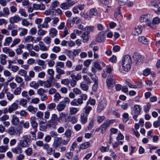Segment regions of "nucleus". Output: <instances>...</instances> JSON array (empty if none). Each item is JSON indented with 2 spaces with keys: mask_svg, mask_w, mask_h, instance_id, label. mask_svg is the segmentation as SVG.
Listing matches in <instances>:
<instances>
[{
  "mask_svg": "<svg viewBox=\"0 0 160 160\" xmlns=\"http://www.w3.org/2000/svg\"><path fill=\"white\" fill-rule=\"evenodd\" d=\"M122 120L123 122H126L129 120V115L127 113H124L122 115Z\"/></svg>",
  "mask_w": 160,
  "mask_h": 160,
  "instance_id": "obj_52",
  "label": "nucleus"
},
{
  "mask_svg": "<svg viewBox=\"0 0 160 160\" xmlns=\"http://www.w3.org/2000/svg\"><path fill=\"white\" fill-rule=\"evenodd\" d=\"M64 66V63L63 62H58L56 63L55 67L57 68H63Z\"/></svg>",
  "mask_w": 160,
  "mask_h": 160,
  "instance_id": "obj_59",
  "label": "nucleus"
},
{
  "mask_svg": "<svg viewBox=\"0 0 160 160\" xmlns=\"http://www.w3.org/2000/svg\"><path fill=\"white\" fill-rule=\"evenodd\" d=\"M8 145L0 146V152H5L8 150Z\"/></svg>",
  "mask_w": 160,
  "mask_h": 160,
  "instance_id": "obj_45",
  "label": "nucleus"
},
{
  "mask_svg": "<svg viewBox=\"0 0 160 160\" xmlns=\"http://www.w3.org/2000/svg\"><path fill=\"white\" fill-rule=\"evenodd\" d=\"M71 77L72 80H74L76 82L80 80L82 77L81 75L79 73L77 74L76 75L74 74H71Z\"/></svg>",
  "mask_w": 160,
  "mask_h": 160,
  "instance_id": "obj_27",
  "label": "nucleus"
},
{
  "mask_svg": "<svg viewBox=\"0 0 160 160\" xmlns=\"http://www.w3.org/2000/svg\"><path fill=\"white\" fill-rule=\"evenodd\" d=\"M107 104V101L105 99H102L98 104L97 108V111L100 112L104 110Z\"/></svg>",
  "mask_w": 160,
  "mask_h": 160,
  "instance_id": "obj_7",
  "label": "nucleus"
},
{
  "mask_svg": "<svg viewBox=\"0 0 160 160\" xmlns=\"http://www.w3.org/2000/svg\"><path fill=\"white\" fill-rule=\"evenodd\" d=\"M19 13L21 16L24 17H26L28 16L27 14L26 13L25 10L24 9H20L19 10Z\"/></svg>",
  "mask_w": 160,
  "mask_h": 160,
  "instance_id": "obj_60",
  "label": "nucleus"
},
{
  "mask_svg": "<svg viewBox=\"0 0 160 160\" xmlns=\"http://www.w3.org/2000/svg\"><path fill=\"white\" fill-rule=\"evenodd\" d=\"M108 123H108L106 121L104 122L99 128V129L101 130V132L102 133H103L105 132L107 128L109 126Z\"/></svg>",
  "mask_w": 160,
  "mask_h": 160,
  "instance_id": "obj_21",
  "label": "nucleus"
},
{
  "mask_svg": "<svg viewBox=\"0 0 160 160\" xmlns=\"http://www.w3.org/2000/svg\"><path fill=\"white\" fill-rule=\"evenodd\" d=\"M6 95L7 99L9 101H11L14 97L13 94L10 92H7L6 93Z\"/></svg>",
  "mask_w": 160,
  "mask_h": 160,
  "instance_id": "obj_44",
  "label": "nucleus"
},
{
  "mask_svg": "<svg viewBox=\"0 0 160 160\" xmlns=\"http://www.w3.org/2000/svg\"><path fill=\"white\" fill-rule=\"evenodd\" d=\"M9 118V116L7 114H5L0 117V121L4 122L8 120Z\"/></svg>",
  "mask_w": 160,
  "mask_h": 160,
  "instance_id": "obj_62",
  "label": "nucleus"
},
{
  "mask_svg": "<svg viewBox=\"0 0 160 160\" xmlns=\"http://www.w3.org/2000/svg\"><path fill=\"white\" fill-rule=\"evenodd\" d=\"M39 46L40 47V49L42 51H47L49 48V47H46L44 44L42 42H39Z\"/></svg>",
  "mask_w": 160,
  "mask_h": 160,
  "instance_id": "obj_20",
  "label": "nucleus"
},
{
  "mask_svg": "<svg viewBox=\"0 0 160 160\" xmlns=\"http://www.w3.org/2000/svg\"><path fill=\"white\" fill-rule=\"evenodd\" d=\"M8 68L11 69V70L13 72H16L18 71L19 70V67L16 65H13L11 66L10 67H9Z\"/></svg>",
  "mask_w": 160,
  "mask_h": 160,
  "instance_id": "obj_51",
  "label": "nucleus"
},
{
  "mask_svg": "<svg viewBox=\"0 0 160 160\" xmlns=\"http://www.w3.org/2000/svg\"><path fill=\"white\" fill-rule=\"evenodd\" d=\"M11 122L14 125H17L19 124L20 120L19 118L15 114H13L12 116Z\"/></svg>",
  "mask_w": 160,
  "mask_h": 160,
  "instance_id": "obj_14",
  "label": "nucleus"
},
{
  "mask_svg": "<svg viewBox=\"0 0 160 160\" xmlns=\"http://www.w3.org/2000/svg\"><path fill=\"white\" fill-rule=\"evenodd\" d=\"M61 98V96L59 93H56L54 96L53 101L55 102H57Z\"/></svg>",
  "mask_w": 160,
  "mask_h": 160,
  "instance_id": "obj_61",
  "label": "nucleus"
},
{
  "mask_svg": "<svg viewBox=\"0 0 160 160\" xmlns=\"http://www.w3.org/2000/svg\"><path fill=\"white\" fill-rule=\"evenodd\" d=\"M99 1L101 3L104 4L106 6H107L108 7H111L110 6H109V5L110 4L111 2L108 0H99Z\"/></svg>",
  "mask_w": 160,
  "mask_h": 160,
  "instance_id": "obj_48",
  "label": "nucleus"
},
{
  "mask_svg": "<svg viewBox=\"0 0 160 160\" xmlns=\"http://www.w3.org/2000/svg\"><path fill=\"white\" fill-rule=\"evenodd\" d=\"M46 92V91L42 88H40L37 91V94L40 96L44 94Z\"/></svg>",
  "mask_w": 160,
  "mask_h": 160,
  "instance_id": "obj_64",
  "label": "nucleus"
},
{
  "mask_svg": "<svg viewBox=\"0 0 160 160\" xmlns=\"http://www.w3.org/2000/svg\"><path fill=\"white\" fill-rule=\"evenodd\" d=\"M133 112H132L133 118L136 121H137V119L138 116L140 114L141 109L139 106L136 105H135L133 109Z\"/></svg>",
  "mask_w": 160,
  "mask_h": 160,
  "instance_id": "obj_6",
  "label": "nucleus"
},
{
  "mask_svg": "<svg viewBox=\"0 0 160 160\" xmlns=\"http://www.w3.org/2000/svg\"><path fill=\"white\" fill-rule=\"evenodd\" d=\"M66 106L64 102H60L57 106V109L59 112L63 110Z\"/></svg>",
  "mask_w": 160,
  "mask_h": 160,
  "instance_id": "obj_17",
  "label": "nucleus"
},
{
  "mask_svg": "<svg viewBox=\"0 0 160 160\" xmlns=\"http://www.w3.org/2000/svg\"><path fill=\"white\" fill-rule=\"evenodd\" d=\"M36 118L35 117H31L30 119V122L32 127L34 129L37 130L38 123L36 121Z\"/></svg>",
  "mask_w": 160,
  "mask_h": 160,
  "instance_id": "obj_13",
  "label": "nucleus"
},
{
  "mask_svg": "<svg viewBox=\"0 0 160 160\" xmlns=\"http://www.w3.org/2000/svg\"><path fill=\"white\" fill-rule=\"evenodd\" d=\"M30 141V139L28 138V135H24L22 137V139L20 142V144L21 147L22 148L28 147L29 144L28 143Z\"/></svg>",
  "mask_w": 160,
  "mask_h": 160,
  "instance_id": "obj_5",
  "label": "nucleus"
},
{
  "mask_svg": "<svg viewBox=\"0 0 160 160\" xmlns=\"http://www.w3.org/2000/svg\"><path fill=\"white\" fill-rule=\"evenodd\" d=\"M87 84H84L82 82L80 84V87L84 91H87L88 89V87Z\"/></svg>",
  "mask_w": 160,
  "mask_h": 160,
  "instance_id": "obj_54",
  "label": "nucleus"
},
{
  "mask_svg": "<svg viewBox=\"0 0 160 160\" xmlns=\"http://www.w3.org/2000/svg\"><path fill=\"white\" fill-rule=\"evenodd\" d=\"M77 2L76 1L72 0H68L60 4V8L63 10L69 9Z\"/></svg>",
  "mask_w": 160,
  "mask_h": 160,
  "instance_id": "obj_3",
  "label": "nucleus"
},
{
  "mask_svg": "<svg viewBox=\"0 0 160 160\" xmlns=\"http://www.w3.org/2000/svg\"><path fill=\"white\" fill-rule=\"evenodd\" d=\"M138 41L141 43L145 44H147L148 43V40L144 36H141L138 37Z\"/></svg>",
  "mask_w": 160,
  "mask_h": 160,
  "instance_id": "obj_23",
  "label": "nucleus"
},
{
  "mask_svg": "<svg viewBox=\"0 0 160 160\" xmlns=\"http://www.w3.org/2000/svg\"><path fill=\"white\" fill-rule=\"evenodd\" d=\"M18 74L20 76L24 77L27 75V72L24 70L20 69L18 72Z\"/></svg>",
  "mask_w": 160,
  "mask_h": 160,
  "instance_id": "obj_50",
  "label": "nucleus"
},
{
  "mask_svg": "<svg viewBox=\"0 0 160 160\" xmlns=\"http://www.w3.org/2000/svg\"><path fill=\"white\" fill-rule=\"evenodd\" d=\"M20 19V17L18 15H15L10 18L9 19V20L11 23H14L18 22L19 21Z\"/></svg>",
  "mask_w": 160,
  "mask_h": 160,
  "instance_id": "obj_16",
  "label": "nucleus"
},
{
  "mask_svg": "<svg viewBox=\"0 0 160 160\" xmlns=\"http://www.w3.org/2000/svg\"><path fill=\"white\" fill-rule=\"evenodd\" d=\"M47 143H44L41 140H38L36 142V145L39 147H42L43 149L46 146Z\"/></svg>",
  "mask_w": 160,
  "mask_h": 160,
  "instance_id": "obj_32",
  "label": "nucleus"
},
{
  "mask_svg": "<svg viewBox=\"0 0 160 160\" xmlns=\"http://www.w3.org/2000/svg\"><path fill=\"white\" fill-rule=\"evenodd\" d=\"M122 66L123 70L125 72H128L130 69L132 64V59L131 56L126 55L122 59Z\"/></svg>",
  "mask_w": 160,
  "mask_h": 160,
  "instance_id": "obj_1",
  "label": "nucleus"
},
{
  "mask_svg": "<svg viewBox=\"0 0 160 160\" xmlns=\"http://www.w3.org/2000/svg\"><path fill=\"white\" fill-rule=\"evenodd\" d=\"M82 78L85 82L87 84H90L92 83L91 81L87 76L84 75L82 76Z\"/></svg>",
  "mask_w": 160,
  "mask_h": 160,
  "instance_id": "obj_41",
  "label": "nucleus"
},
{
  "mask_svg": "<svg viewBox=\"0 0 160 160\" xmlns=\"http://www.w3.org/2000/svg\"><path fill=\"white\" fill-rule=\"evenodd\" d=\"M43 149L46 150L47 154L49 155H51L53 154L52 152L55 151V150H53L52 148L49 147V145L48 143L47 144Z\"/></svg>",
  "mask_w": 160,
  "mask_h": 160,
  "instance_id": "obj_19",
  "label": "nucleus"
},
{
  "mask_svg": "<svg viewBox=\"0 0 160 160\" xmlns=\"http://www.w3.org/2000/svg\"><path fill=\"white\" fill-rule=\"evenodd\" d=\"M28 102L27 100L25 99H22L19 101V104L24 107H25Z\"/></svg>",
  "mask_w": 160,
  "mask_h": 160,
  "instance_id": "obj_58",
  "label": "nucleus"
},
{
  "mask_svg": "<svg viewBox=\"0 0 160 160\" xmlns=\"http://www.w3.org/2000/svg\"><path fill=\"white\" fill-rule=\"evenodd\" d=\"M20 42V39L19 38H16L14 39L12 41V43L10 45L11 48H13L18 44Z\"/></svg>",
  "mask_w": 160,
  "mask_h": 160,
  "instance_id": "obj_39",
  "label": "nucleus"
},
{
  "mask_svg": "<svg viewBox=\"0 0 160 160\" xmlns=\"http://www.w3.org/2000/svg\"><path fill=\"white\" fill-rule=\"evenodd\" d=\"M7 56L5 54H2L0 55V63L3 65H5L7 63L6 60Z\"/></svg>",
  "mask_w": 160,
  "mask_h": 160,
  "instance_id": "obj_15",
  "label": "nucleus"
},
{
  "mask_svg": "<svg viewBox=\"0 0 160 160\" xmlns=\"http://www.w3.org/2000/svg\"><path fill=\"white\" fill-rule=\"evenodd\" d=\"M90 146V143L89 142H86L82 144L80 146V148L82 149H85L88 148Z\"/></svg>",
  "mask_w": 160,
  "mask_h": 160,
  "instance_id": "obj_47",
  "label": "nucleus"
},
{
  "mask_svg": "<svg viewBox=\"0 0 160 160\" xmlns=\"http://www.w3.org/2000/svg\"><path fill=\"white\" fill-rule=\"evenodd\" d=\"M59 2L57 1H54L52 2L51 8L52 10H54L53 9L58 7L59 5Z\"/></svg>",
  "mask_w": 160,
  "mask_h": 160,
  "instance_id": "obj_55",
  "label": "nucleus"
},
{
  "mask_svg": "<svg viewBox=\"0 0 160 160\" xmlns=\"http://www.w3.org/2000/svg\"><path fill=\"white\" fill-rule=\"evenodd\" d=\"M2 13L4 17L8 16L10 14L9 10L8 7H4L2 9Z\"/></svg>",
  "mask_w": 160,
  "mask_h": 160,
  "instance_id": "obj_40",
  "label": "nucleus"
},
{
  "mask_svg": "<svg viewBox=\"0 0 160 160\" xmlns=\"http://www.w3.org/2000/svg\"><path fill=\"white\" fill-rule=\"evenodd\" d=\"M48 26V24L44 21L43 23L38 25V28H47Z\"/></svg>",
  "mask_w": 160,
  "mask_h": 160,
  "instance_id": "obj_53",
  "label": "nucleus"
},
{
  "mask_svg": "<svg viewBox=\"0 0 160 160\" xmlns=\"http://www.w3.org/2000/svg\"><path fill=\"white\" fill-rule=\"evenodd\" d=\"M26 154L28 156H31L32 154L33 151L31 148H28L24 151Z\"/></svg>",
  "mask_w": 160,
  "mask_h": 160,
  "instance_id": "obj_46",
  "label": "nucleus"
},
{
  "mask_svg": "<svg viewBox=\"0 0 160 160\" xmlns=\"http://www.w3.org/2000/svg\"><path fill=\"white\" fill-rule=\"evenodd\" d=\"M22 129L20 128L19 129L17 128V132H16V130L13 127H11L10 128L8 129L9 133L11 135H15L16 133L17 135L19 136L22 133Z\"/></svg>",
  "mask_w": 160,
  "mask_h": 160,
  "instance_id": "obj_11",
  "label": "nucleus"
},
{
  "mask_svg": "<svg viewBox=\"0 0 160 160\" xmlns=\"http://www.w3.org/2000/svg\"><path fill=\"white\" fill-rule=\"evenodd\" d=\"M34 38H35L34 37L30 35H28L24 38L23 41L25 43L30 42H32L33 39Z\"/></svg>",
  "mask_w": 160,
  "mask_h": 160,
  "instance_id": "obj_36",
  "label": "nucleus"
},
{
  "mask_svg": "<svg viewBox=\"0 0 160 160\" xmlns=\"http://www.w3.org/2000/svg\"><path fill=\"white\" fill-rule=\"evenodd\" d=\"M21 88L20 87H18L14 90L13 94L15 95H18L21 93Z\"/></svg>",
  "mask_w": 160,
  "mask_h": 160,
  "instance_id": "obj_49",
  "label": "nucleus"
},
{
  "mask_svg": "<svg viewBox=\"0 0 160 160\" xmlns=\"http://www.w3.org/2000/svg\"><path fill=\"white\" fill-rule=\"evenodd\" d=\"M92 109L91 107L87 105V106L84 108L85 110V114L88 115Z\"/></svg>",
  "mask_w": 160,
  "mask_h": 160,
  "instance_id": "obj_56",
  "label": "nucleus"
},
{
  "mask_svg": "<svg viewBox=\"0 0 160 160\" xmlns=\"http://www.w3.org/2000/svg\"><path fill=\"white\" fill-rule=\"evenodd\" d=\"M19 31H21L19 33V35L20 36H24L27 34L28 33V30L24 28H20L18 29Z\"/></svg>",
  "mask_w": 160,
  "mask_h": 160,
  "instance_id": "obj_35",
  "label": "nucleus"
},
{
  "mask_svg": "<svg viewBox=\"0 0 160 160\" xmlns=\"http://www.w3.org/2000/svg\"><path fill=\"white\" fill-rule=\"evenodd\" d=\"M12 41V38L11 37H6L5 39L4 42L3 43V45L4 46H8L10 43Z\"/></svg>",
  "mask_w": 160,
  "mask_h": 160,
  "instance_id": "obj_26",
  "label": "nucleus"
},
{
  "mask_svg": "<svg viewBox=\"0 0 160 160\" xmlns=\"http://www.w3.org/2000/svg\"><path fill=\"white\" fill-rule=\"evenodd\" d=\"M88 115L84 113H82L81 115L80 119L81 123L82 124L85 123L87 121Z\"/></svg>",
  "mask_w": 160,
  "mask_h": 160,
  "instance_id": "obj_22",
  "label": "nucleus"
},
{
  "mask_svg": "<svg viewBox=\"0 0 160 160\" xmlns=\"http://www.w3.org/2000/svg\"><path fill=\"white\" fill-rule=\"evenodd\" d=\"M27 109L28 111L33 114L35 113L38 110V108H35L33 106L29 105L27 108Z\"/></svg>",
  "mask_w": 160,
  "mask_h": 160,
  "instance_id": "obj_30",
  "label": "nucleus"
},
{
  "mask_svg": "<svg viewBox=\"0 0 160 160\" xmlns=\"http://www.w3.org/2000/svg\"><path fill=\"white\" fill-rule=\"evenodd\" d=\"M151 5L154 7V10L156 12H160V1L158 0H153L151 2Z\"/></svg>",
  "mask_w": 160,
  "mask_h": 160,
  "instance_id": "obj_8",
  "label": "nucleus"
},
{
  "mask_svg": "<svg viewBox=\"0 0 160 160\" xmlns=\"http://www.w3.org/2000/svg\"><path fill=\"white\" fill-rule=\"evenodd\" d=\"M62 138H57L56 139H54L53 141L52 146L55 148H57L60 145L59 141L61 140Z\"/></svg>",
  "mask_w": 160,
  "mask_h": 160,
  "instance_id": "obj_24",
  "label": "nucleus"
},
{
  "mask_svg": "<svg viewBox=\"0 0 160 160\" xmlns=\"http://www.w3.org/2000/svg\"><path fill=\"white\" fill-rule=\"evenodd\" d=\"M105 38V35L104 32H99L96 36V40L98 42H104Z\"/></svg>",
  "mask_w": 160,
  "mask_h": 160,
  "instance_id": "obj_9",
  "label": "nucleus"
},
{
  "mask_svg": "<svg viewBox=\"0 0 160 160\" xmlns=\"http://www.w3.org/2000/svg\"><path fill=\"white\" fill-rule=\"evenodd\" d=\"M12 151L14 153L17 154L21 153L22 152V149L20 147H16L12 149Z\"/></svg>",
  "mask_w": 160,
  "mask_h": 160,
  "instance_id": "obj_31",
  "label": "nucleus"
},
{
  "mask_svg": "<svg viewBox=\"0 0 160 160\" xmlns=\"http://www.w3.org/2000/svg\"><path fill=\"white\" fill-rule=\"evenodd\" d=\"M29 86L31 87L34 89H37L39 87V85L37 82L35 81H32L30 82Z\"/></svg>",
  "mask_w": 160,
  "mask_h": 160,
  "instance_id": "obj_38",
  "label": "nucleus"
},
{
  "mask_svg": "<svg viewBox=\"0 0 160 160\" xmlns=\"http://www.w3.org/2000/svg\"><path fill=\"white\" fill-rule=\"evenodd\" d=\"M94 27L92 26H88L84 28L85 32L89 34L91 32H93Z\"/></svg>",
  "mask_w": 160,
  "mask_h": 160,
  "instance_id": "obj_33",
  "label": "nucleus"
},
{
  "mask_svg": "<svg viewBox=\"0 0 160 160\" xmlns=\"http://www.w3.org/2000/svg\"><path fill=\"white\" fill-rule=\"evenodd\" d=\"M132 58L136 64L140 65L142 64L143 58L140 53L138 52L134 53L132 56Z\"/></svg>",
  "mask_w": 160,
  "mask_h": 160,
  "instance_id": "obj_4",
  "label": "nucleus"
},
{
  "mask_svg": "<svg viewBox=\"0 0 160 160\" xmlns=\"http://www.w3.org/2000/svg\"><path fill=\"white\" fill-rule=\"evenodd\" d=\"M152 17V15L149 14L142 15L140 17V21L141 22H145L148 26L152 28L153 25V24L151 23Z\"/></svg>",
  "mask_w": 160,
  "mask_h": 160,
  "instance_id": "obj_2",
  "label": "nucleus"
},
{
  "mask_svg": "<svg viewBox=\"0 0 160 160\" xmlns=\"http://www.w3.org/2000/svg\"><path fill=\"white\" fill-rule=\"evenodd\" d=\"M79 110V109L75 107H71L70 108V113L71 115L76 114Z\"/></svg>",
  "mask_w": 160,
  "mask_h": 160,
  "instance_id": "obj_43",
  "label": "nucleus"
},
{
  "mask_svg": "<svg viewBox=\"0 0 160 160\" xmlns=\"http://www.w3.org/2000/svg\"><path fill=\"white\" fill-rule=\"evenodd\" d=\"M59 117L60 119L61 120L64 119L66 121H67L68 119L69 118V117L68 116L67 118L65 113L64 112H62L59 114Z\"/></svg>",
  "mask_w": 160,
  "mask_h": 160,
  "instance_id": "obj_37",
  "label": "nucleus"
},
{
  "mask_svg": "<svg viewBox=\"0 0 160 160\" xmlns=\"http://www.w3.org/2000/svg\"><path fill=\"white\" fill-rule=\"evenodd\" d=\"M142 30L141 26H136L132 30V34L133 36H138L142 32Z\"/></svg>",
  "mask_w": 160,
  "mask_h": 160,
  "instance_id": "obj_12",
  "label": "nucleus"
},
{
  "mask_svg": "<svg viewBox=\"0 0 160 160\" xmlns=\"http://www.w3.org/2000/svg\"><path fill=\"white\" fill-rule=\"evenodd\" d=\"M89 37L90 36L89 34L85 32L83 33L81 36V37L83 39V42H88Z\"/></svg>",
  "mask_w": 160,
  "mask_h": 160,
  "instance_id": "obj_25",
  "label": "nucleus"
},
{
  "mask_svg": "<svg viewBox=\"0 0 160 160\" xmlns=\"http://www.w3.org/2000/svg\"><path fill=\"white\" fill-rule=\"evenodd\" d=\"M15 81L18 83H21L23 82V78L20 76H16L15 77Z\"/></svg>",
  "mask_w": 160,
  "mask_h": 160,
  "instance_id": "obj_57",
  "label": "nucleus"
},
{
  "mask_svg": "<svg viewBox=\"0 0 160 160\" xmlns=\"http://www.w3.org/2000/svg\"><path fill=\"white\" fill-rule=\"evenodd\" d=\"M120 8L119 7H118L115 10V13L114 14V17L115 18L118 17H122V16L121 15V12H120Z\"/></svg>",
  "mask_w": 160,
  "mask_h": 160,
  "instance_id": "obj_34",
  "label": "nucleus"
},
{
  "mask_svg": "<svg viewBox=\"0 0 160 160\" xmlns=\"http://www.w3.org/2000/svg\"><path fill=\"white\" fill-rule=\"evenodd\" d=\"M115 79L113 76H108L107 79V84L109 88L113 87L115 83Z\"/></svg>",
  "mask_w": 160,
  "mask_h": 160,
  "instance_id": "obj_10",
  "label": "nucleus"
},
{
  "mask_svg": "<svg viewBox=\"0 0 160 160\" xmlns=\"http://www.w3.org/2000/svg\"><path fill=\"white\" fill-rule=\"evenodd\" d=\"M98 14V11L96 8H92L90 9L89 14L90 16H97Z\"/></svg>",
  "mask_w": 160,
  "mask_h": 160,
  "instance_id": "obj_42",
  "label": "nucleus"
},
{
  "mask_svg": "<svg viewBox=\"0 0 160 160\" xmlns=\"http://www.w3.org/2000/svg\"><path fill=\"white\" fill-rule=\"evenodd\" d=\"M24 45L22 44L19 45L17 48L15 49V52L17 55H20L23 52L22 49L24 48Z\"/></svg>",
  "mask_w": 160,
  "mask_h": 160,
  "instance_id": "obj_18",
  "label": "nucleus"
},
{
  "mask_svg": "<svg viewBox=\"0 0 160 160\" xmlns=\"http://www.w3.org/2000/svg\"><path fill=\"white\" fill-rule=\"evenodd\" d=\"M38 34L39 36H43L47 32L46 31L42 29V28H38Z\"/></svg>",
  "mask_w": 160,
  "mask_h": 160,
  "instance_id": "obj_63",
  "label": "nucleus"
},
{
  "mask_svg": "<svg viewBox=\"0 0 160 160\" xmlns=\"http://www.w3.org/2000/svg\"><path fill=\"white\" fill-rule=\"evenodd\" d=\"M37 64L39 66H42V68L43 69H45L46 68V65L45 64V62L43 60L38 59L37 61Z\"/></svg>",
  "mask_w": 160,
  "mask_h": 160,
  "instance_id": "obj_28",
  "label": "nucleus"
},
{
  "mask_svg": "<svg viewBox=\"0 0 160 160\" xmlns=\"http://www.w3.org/2000/svg\"><path fill=\"white\" fill-rule=\"evenodd\" d=\"M57 31L54 28H51L49 30V35L52 38H54L57 35Z\"/></svg>",
  "mask_w": 160,
  "mask_h": 160,
  "instance_id": "obj_29",
  "label": "nucleus"
}]
</instances>
